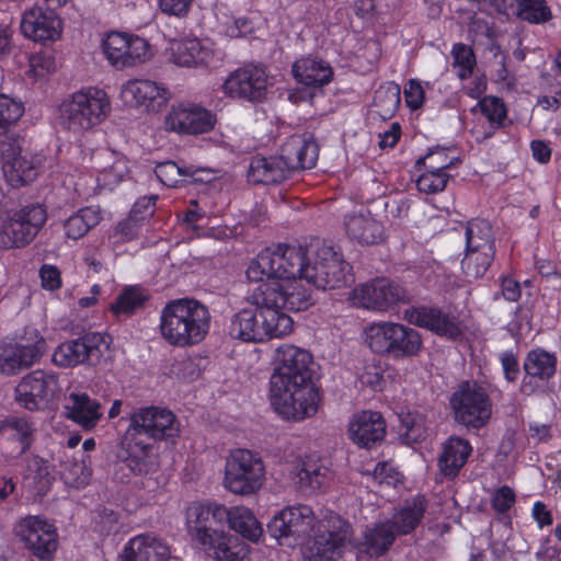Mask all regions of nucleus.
<instances>
[{
    "label": "nucleus",
    "instance_id": "22",
    "mask_svg": "<svg viewBox=\"0 0 561 561\" xmlns=\"http://www.w3.org/2000/svg\"><path fill=\"white\" fill-rule=\"evenodd\" d=\"M21 31L35 42L55 41L61 33V20L53 8L34 5L24 12Z\"/></svg>",
    "mask_w": 561,
    "mask_h": 561
},
{
    "label": "nucleus",
    "instance_id": "20",
    "mask_svg": "<svg viewBox=\"0 0 561 561\" xmlns=\"http://www.w3.org/2000/svg\"><path fill=\"white\" fill-rule=\"evenodd\" d=\"M231 508L218 503L207 505L192 503L186 510V527L191 537L209 540V534L219 530L216 526L227 522L230 525Z\"/></svg>",
    "mask_w": 561,
    "mask_h": 561
},
{
    "label": "nucleus",
    "instance_id": "55",
    "mask_svg": "<svg viewBox=\"0 0 561 561\" xmlns=\"http://www.w3.org/2000/svg\"><path fill=\"white\" fill-rule=\"evenodd\" d=\"M148 298V294L141 287L130 286L118 295L116 302L112 306V310L115 313L130 314L137 309L142 308Z\"/></svg>",
    "mask_w": 561,
    "mask_h": 561
},
{
    "label": "nucleus",
    "instance_id": "42",
    "mask_svg": "<svg viewBox=\"0 0 561 561\" xmlns=\"http://www.w3.org/2000/svg\"><path fill=\"white\" fill-rule=\"evenodd\" d=\"M466 249L495 252L492 226L484 219H472L466 227Z\"/></svg>",
    "mask_w": 561,
    "mask_h": 561
},
{
    "label": "nucleus",
    "instance_id": "21",
    "mask_svg": "<svg viewBox=\"0 0 561 561\" xmlns=\"http://www.w3.org/2000/svg\"><path fill=\"white\" fill-rule=\"evenodd\" d=\"M167 130L179 134H204L215 125L213 114L195 104L173 106L164 118Z\"/></svg>",
    "mask_w": 561,
    "mask_h": 561
},
{
    "label": "nucleus",
    "instance_id": "28",
    "mask_svg": "<svg viewBox=\"0 0 561 561\" xmlns=\"http://www.w3.org/2000/svg\"><path fill=\"white\" fill-rule=\"evenodd\" d=\"M348 433L355 444L371 448L383 439L386 424L379 412L363 411L351 421Z\"/></svg>",
    "mask_w": 561,
    "mask_h": 561
},
{
    "label": "nucleus",
    "instance_id": "60",
    "mask_svg": "<svg viewBox=\"0 0 561 561\" xmlns=\"http://www.w3.org/2000/svg\"><path fill=\"white\" fill-rule=\"evenodd\" d=\"M373 479L378 484L396 486L398 483L401 482L402 476L393 465L387 461H382L376 465L373 472Z\"/></svg>",
    "mask_w": 561,
    "mask_h": 561
},
{
    "label": "nucleus",
    "instance_id": "1",
    "mask_svg": "<svg viewBox=\"0 0 561 561\" xmlns=\"http://www.w3.org/2000/svg\"><path fill=\"white\" fill-rule=\"evenodd\" d=\"M313 357L291 344L277 347L271 376L272 404L285 419L302 420L318 411L319 393L312 383Z\"/></svg>",
    "mask_w": 561,
    "mask_h": 561
},
{
    "label": "nucleus",
    "instance_id": "56",
    "mask_svg": "<svg viewBox=\"0 0 561 561\" xmlns=\"http://www.w3.org/2000/svg\"><path fill=\"white\" fill-rule=\"evenodd\" d=\"M329 470L327 467L312 461H305L298 472L300 489L312 491L320 489L327 481Z\"/></svg>",
    "mask_w": 561,
    "mask_h": 561
},
{
    "label": "nucleus",
    "instance_id": "38",
    "mask_svg": "<svg viewBox=\"0 0 561 561\" xmlns=\"http://www.w3.org/2000/svg\"><path fill=\"white\" fill-rule=\"evenodd\" d=\"M426 507L427 503L425 497L423 495H416L411 501H407L387 523L391 525V529H393L396 536L408 535L421 523Z\"/></svg>",
    "mask_w": 561,
    "mask_h": 561
},
{
    "label": "nucleus",
    "instance_id": "35",
    "mask_svg": "<svg viewBox=\"0 0 561 561\" xmlns=\"http://www.w3.org/2000/svg\"><path fill=\"white\" fill-rule=\"evenodd\" d=\"M291 70L295 79L308 87L325 85L333 78L330 64L316 56L301 57L294 62Z\"/></svg>",
    "mask_w": 561,
    "mask_h": 561
},
{
    "label": "nucleus",
    "instance_id": "45",
    "mask_svg": "<svg viewBox=\"0 0 561 561\" xmlns=\"http://www.w3.org/2000/svg\"><path fill=\"white\" fill-rule=\"evenodd\" d=\"M101 220V211L95 207L81 208L77 214L65 221L66 237L72 240L82 238L91 228Z\"/></svg>",
    "mask_w": 561,
    "mask_h": 561
},
{
    "label": "nucleus",
    "instance_id": "32",
    "mask_svg": "<svg viewBox=\"0 0 561 561\" xmlns=\"http://www.w3.org/2000/svg\"><path fill=\"white\" fill-rule=\"evenodd\" d=\"M290 173L283 154L254 157L248 170V181L254 184H278Z\"/></svg>",
    "mask_w": 561,
    "mask_h": 561
},
{
    "label": "nucleus",
    "instance_id": "19",
    "mask_svg": "<svg viewBox=\"0 0 561 561\" xmlns=\"http://www.w3.org/2000/svg\"><path fill=\"white\" fill-rule=\"evenodd\" d=\"M266 87L265 70L253 65L237 69L224 83L227 94L253 102L261 101L265 96Z\"/></svg>",
    "mask_w": 561,
    "mask_h": 561
},
{
    "label": "nucleus",
    "instance_id": "33",
    "mask_svg": "<svg viewBox=\"0 0 561 561\" xmlns=\"http://www.w3.org/2000/svg\"><path fill=\"white\" fill-rule=\"evenodd\" d=\"M66 415L84 430H92L103 416V409L99 401L87 393L72 392L66 400Z\"/></svg>",
    "mask_w": 561,
    "mask_h": 561
},
{
    "label": "nucleus",
    "instance_id": "63",
    "mask_svg": "<svg viewBox=\"0 0 561 561\" xmlns=\"http://www.w3.org/2000/svg\"><path fill=\"white\" fill-rule=\"evenodd\" d=\"M358 380L362 386L369 387L374 391H380L383 388L385 379L381 371L373 365L366 366L359 374Z\"/></svg>",
    "mask_w": 561,
    "mask_h": 561
},
{
    "label": "nucleus",
    "instance_id": "8",
    "mask_svg": "<svg viewBox=\"0 0 561 561\" xmlns=\"http://www.w3.org/2000/svg\"><path fill=\"white\" fill-rule=\"evenodd\" d=\"M449 404L455 422L467 428L480 430L491 419V399L476 381H462L451 393Z\"/></svg>",
    "mask_w": 561,
    "mask_h": 561
},
{
    "label": "nucleus",
    "instance_id": "2",
    "mask_svg": "<svg viewBox=\"0 0 561 561\" xmlns=\"http://www.w3.org/2000/svg\"><path fill=\"white\" fill-rule=\"evenodd\" d=\"M128 426L119 440L117 458L135 474L148 473L154 453V443L174 444L180 436V422L165 408H135L126 417Z\"/></svg>",
    "mask_w": 561,
    "mask_h": 561
},
{
    "label": "nucleus",
    "instance_id": "46",
    "mask_svg": "<svg viewBox=\"0 0 561 561\" xmlns=\"http://www.w3.org/2000/svg\"><path fill=\"white\" fill-rule=\"evenodd\" d=\"M401 103V89L394 82L380 85L374 95V105L377 114L382 119L391 118L398 111Z\"/></svg>",
    "mask_w": 561,
    "mask_h": 561
},
{
    "label": "nucleus",
    "instance_id": "53",
    "mask_svg": "<svg viewBox=\"0 0 561 561\" xmlns=\"http://www.w3.org/2000/svg\"><path fill=\"white\" fill-rule=\"evenodd\" d=\"M448 168L449 163L427 164L426 172L420 175L416 181L417 190L426 194L444 191L449 180V175L445 172Z\"/></svg>",
    "mask_w": 561,
    "mask_h": 561
},
{
    "label": "nucleus",
    "instance_id": "9",
    "mask_svg": "<svg viewBox=\"0 0 561 561\" xmlns=\"http://www.w3.org/2000/svg\"><path fill=\"white\" fill-rule=\"evenodd\" d=\"M111 336L101 332H88L56 347L51 360L64 368L78 365L96 366L110 348Z\"/></svg>",
    "mask_w": 561,
    "mask_h": 561
},
{
    "label": "nucleus",
    "instance_id": "62",
    "mask_svg": "<svg viewBox=\"0 0 561 561\" xmlns=\"http://www.w3.org/2000/svg\"><path fill=\"white\" fill-rule=\"evenodd\" d=\"M130 35L112 32L107 35L103 43L104 53L111 64L118 57H122V49L125 47L126 42Z\"/></svg>",
    "mask_w": 561,
    "mask_h": 561
},
{
    "label": "nucleus",
    "instance_id": "26",
    "mask_svg": "<svg viewBox=\"0 0 561 561\" xmlns=\"http://www.w3.org/2000/svg\"><path fill=\"white\" fill-rule=\"evenodd\" d=\"M275 264V278L278 282H293L305 279L309 262V245L279 244L273 250Z\"/></svg>",
    "mask_w": 561,
    "mask_h": 561
},
{
    "label": "nucleus",
    "instance_id": "44",
    "mask_svg": "<svg viewBox=\"0 0 561 561\" xmlns=\"http://www.w3.org/2000/svg\"><path fill=\"white\" fill-rule=\"evenodd\" d=\"M229 527L252 542L259 541L263 534V528L253 512L244 506L231 507Z\"/></svg>",
    "mask_w": 561,
    "mask_h": 561
},
{
    "label": "nucleus",
    "instance_id": "4",
    "mask_svg": "<svg viewBox=\"0 0 561 561\" xmlns=\"http://www.w3.org/2000/svg\"><path fill=\"white\" fill-rule=\"evenodd\" d=\"M110 108V100L103 90H80L62 101L58 122L64 129L81 135L100 124Z\"/></svg>",
    "mask_w": 561,
    "mask_h": 561
},
{
    "label": "nucleus",
    "instance_id": "17",
    "mask_svg": "<svg viewBox=\"0 0 561 561\" xmlns=\"http://www.w3.org/2000/svg\"><path fill=\"white\" fill-rule=\"evenodd\" d=\"M411 299L410 291L387 278H376L365 283L353 293L355 305L378 311H385L399 302H409Z\"/></svg>",
    "mask_w": 561,
    "mask_h": 561
},
{
    "label": "nucleus",
    "instance_id": "31",
    "mask_svg": "<svg viewBox=\"0 0 561 561\" xmlns=\"http://www.w3.org/2000/svg\"><path fill=\"white\" fill-rule=\"evenodd\" d=\"M282 154L289 171L311 169L318 159V146L310 137L293 135L283 145Z\"/></svg>",
    "mask_w": 561,
    "mask_h": 561
},
{
    "label": "nucleus",
    "instance_id": "48",
    "mask_svg": "<svg viewBox=\"0 0 561 561\" xmlns=\"http://www.w3.org/2000/svg\"><path fill=\"white\" fill-rule=\"evenodd\" d=\"M197 172L198 170L193 167H180L174 161H164L158 163L154 168V173L160 182L170 187H176L185 183L187 178L198 181Z\"/></svg>",
    "mask_w": 561,
    "mask_h": 561
},
{
    "label": "nucleus",
    "instance_id": "39",
    "mask_svg": "<svg viewBox=\"0 0 561 561\" xmlns=\"http://www.w3.org/2000/svg\"><path fill=\"white\" fill-rule=\"evenodd\" d=\"M34 424L23 417H9L0 425V437L13 445L18 456L25 454L34 442Z\"/></svg>",
    "mask_w": 561,
    "mask_h": 561
},
{
    "label": "nucleus",
    "instance_id": "16",
    "mask_svg": "<svg viewBox=\"0 0 561 561\" xmlns=\"http://www.w3.org/2000/svg\"><path fill=\"white\" fill-rule=\"evenodd\" d=\"M59 390L55 373L37 369L24 376L18 383L15 400L21 407L34 411L47 405Z\"/></svg>",
    "mask_w": 561,
    "mask_h": 561
},
{
    "label": "nucleus",
    "instance_id": "23",
    "mask_svg": "<svg viewBox=\"0 0 561 561\" xmlns=\"http://www.w3.org/2000/svg\"><path fill=\"white\" fill-rule=\"evenodd\" d=\"M404 319L416 327L425 328L437 335L456 339L461 334L457 318L438 307H411L404 311Z\"/></svg>",
    "mask_w": 561,
    "mask_h": 561
},
{
    "label": "nucleus",
    "instance_id": "12",
    "mask_svg": "<svg viewBox=\"0 0 561 561\" xmlns=\"http://www.w3.org/2000/svg\"><path fill=\"white\" fill-rule=\"evenodd\" d=\"M0 163L3 174L13 187L33 182L41 164V158L23 149L20 137L0 140Z\"/></svg>",
    "mask_w": 561,
    "mask_h": 561
},
{
    "label": "nucleus",
    "instance_id": "14",
    "mask_svg": "<svg viewBox=\"0 0 561 561\" xmlns=\"http://www.w3.org/2000/svg\"><path fill=\"white\" fill-rule=\"evenodd\" d=\"M47 220V213L41 204L23 206L12 214L0 234V245L20 248L28 244Z\"/></svg>",
    "mask_w": 561,
    "mask_h": 561
},
{
    "label": "nucleus",
    "instance_id": "24",
    "mask_svg": "<svg viewBox=\"0 0 561 561\" xmlns=\"http://www.w3.org/2000/svg\"><path fill=\"white\" fill-rule=\"evenodd\" d=\"M121 96L128 105H142L148 111L158 112L167 104L170 92L154 81L134 79L122 87Z\"/></svg>",
    "mask_w": 561,
    "mask_h": 561
},
{
    "label": "nucleus",
    "instance_id": "30",
    "mask_svg": "<svg viewBox=\"0 0 561 561\" xmlns=\"http://www.w3.org/2000/svg\"><path fill=\"white\" fill-rule=\"evenodd\" d=\"M347 236L362 245L377 244L383 240V227L370 213H353L344 218Z\"/></svg>",
    "mask_w": 561,
    "mask_h": 561
},
{
    "label": "nucleus",
    "instance_id": "37",
    "mask_svg": "<svg viewBox=\"0 0 561 561\" xmlns=\"http://www.w3.org/2000/svg\"><path fill=\"white\" fill-rule=\"evenodd\" d=\"M89 457L81 453V458L78 459L73 455H69L68 450L61 449L58 453L59 476L65 484L73 488H83L88 484L92 470L90 468Z\"/></svg>",
    "mask_w": 561,
    "mask_h": 561
},
{
    "label": "nucleus",
    "instance_id": "27",
    "mask_svg": "<svg viewBox=\"0 0 561 561\" xmlns=\"http://www.w3.org/2000/svg\"><path fill=\"white\" fill-rule=\"evenodd\" d=\"M168 542L154 535L144 534L131 538L121 556V561H175Z\"/></svg>",
    "mask_w": 561,
    "mask_h": 561
},
{
    "label": "nucleus",
    "instance_id": "59",
    "mask_svg": "<svg viewBox=\"0 0 561 561\" xmlns=\"http://www.w3.org/2000/svg\"><path fill=\"white\" fill-rule=\"evenodd\" d=\"M454 67L458 68V77L467 79L476 65L473 50L465 44H456L453 48Z\"/></svg>",
    "mask_w": 561,
    "mask_h": 561
},
{
    "label": "nucleus",
    "instance_id": "41",
    "mask_svg": "<svg viewBox=\"0 0 561 561\" xmlns=\"http://www.w3.org/2000/svg\"><path fill=\"white\" fill-rule=\"evenodd\" d=\"M262 308L263 330L265 331V340L273 337H282L293 330V319L280 307L260 306Z\"/></svg>",
    "mask_w": 561,
    "mask_h": 561
},
{
    "label": "nucleus",
    "instance_id": "36",
    "mask_svg": "<svg viewBox=\"0 0 561 561\" xmlns=\"http://www.w3.org/2000/svg\"><path fill=\"white\" fill-rule=\"evenodd\" d=\"M472 453L470 443L459 436H450L443 446L438 467L446 478H456Z\"/></svg>",
    "mask_w": 561,
    "mask_h": 561
},
{
    "label": "nucleus",
    "instance_id": "58",
    "mask_svg": "<svg viewBox=\"0 0 561 561\" xmlns=\"http://www.w3.org/2000/svg\"><path fill=\"white\" fill-rule=\"evenodd\" d=\"M26 468L30 473L34 474L38 492H47L54 481L53 469L48 461L33 456L28 458Z\"/></svg>",
    "mask_w": 561,
    "mask_h": 561
},
{
    "label": "nucleus",
    "instance_id": "57",
    "mask_svg": "<svg viewBox=\"0 0 561 561\" xmlns=\"http://www.w3.org/2000/svg\"><path fill=\"white\" fill-rule=\"evenodd\" d=\"M483 116L489 121L492 130L485 137H491L495 129L503 127L506 108L503 101L495 96H484L478 103Z\"/></svg>",
    "mask_w": 561,
    "mask_h": 561
},
{
    "label": "nucleus",
    "instance_id": "40",
    "mask_svg": "<svg viewBox=\"0 0 561 561\" xmlns=\"http://www.w3.org/2000/svg\"><path fill=\"white\" fill-rule=\"evenodd\" d=\"M172 61L181 67H196L206 61L210 51L197 38L175 42L172 47Z\"/></svg>",
    "mask_w": 561,
    "mask_h": 561
},
{
    "label": "nucleus",
    "instance_id": "43",
    "mask_svg": "<svg viewBox=\"0 0 561 561\" xmlns=\"http://www.w3.org/2000/svg\"><path fill=\"white\" fill-rule=\"evenodd\" d=\"M394 539L396 534L391 525L387 522L380 523L366 531L362 549L370 557H379L388 551Z\"/></svg>",
    "mask_w": 561,
    "mask_h": 561
},
{
    "label": "nucleus",
    "instance_id": "15",
    "mask_svg": "<svg viewBox=\"0 0 561 561\" xmlns=\"http://www.w3.org/2000/svg\"><path fill=\"white\" fill-rule=\"evenodd\" d=\"M27 336L15 343H0V373L12 376L30 368L43 356L46 342L38 331H26Z\"/></svg>",
    "mask_w": 561,
    "mask_h": 561
},
{
    "label": "nucleus",
    "instance_id": "18",
    "mask_svg": "<svg viewBox=\"0 0 561 561\" xmlns=\"http://www.w3.org/2000/svg\"><path fill=\"white\" fill-rule=\"evenodd\" d=\"M350 526L336 518L322 525L304 556L306 561H334L341 557L342 550L350 540Z\"/></svg>",
    "mask_w": 561,
    "mask_h": 561
},
{
    "label": "nucleus",
    "instance_id": "7",
    "mask_svg": "<svg viewBox=\"0 0 561 561\" xmlns=\"http://www.w3.org/2000/svg\"><path fill=\"white\" fill-rule=\"evenodd\" d=\"M265 481V466L262 458L249 449H236L226 460L224 484L238 495L256 493Z\"/></svg>",
    "mask_w": 561,
    "mask_h": 561
},
{
    "label": "nucleus",
    "instance_id": "54",
    "mask_svg": "<svg viewBox=\"0 0 561 561\" xmlns=\"http://www.w3.org/2000/svg\"><path fill=\"white\" fill-rule=\"evenodd\" d=\"M400 432L408 444L419 443L426 437L425 417L417 411L405 412L399 415Z\"/></svg>",
    "mask_w": 561,
    "mask_h": 561
},
{
    "label": "nucleus",
    "instance_id": "6",
    "mask_svg": "<svg viewBox=\"0 0 561 561\" xmlns=\"http://www.w3.org/2000/svg\"><path fill=\"white\" fill-rule=\"evenodd\" d=\"M369 348L394 359L416 356L423 346L421 334L396 322L373 323L365 331Z\"/></svg>",
    "mask_w": 561,
    "mask_h": 561
},
{
    "label": "nucleus",
    "instance_id": "47",
    "mask_svg": "<svg viewBox=\"0 0 561 561\" xmlns=\"http://www.w3.org/2000/svg\"><path fill=\"white\" fill-rule=\"evenodd\" d=\"M121 55L122 57L117 56V59L112 64L118 69L142 64L149 57V45L146 39L130 35Z\"/></svg>",
    "mask_w": 561,
    "mask_h": 561
},
{
    "label": "nucleus",
    "instance_id": "50",
    "mask_svg": "<svg viewBox=\"0 0 561 561\" xmlns=\"http://www.w3.org/2000/svg\"><path fill=\"white\" fill-rule=\"evenodd\" d=\"M274 264L273 250L265 249L261 251L247 268L248 279L261 284L276 280Z\"/></svg>",
    "mask_w": 561,
    "mask_h": 561
},
{
    "label": "nucleus",
    "instance_id": "25",
    "mask_svg": "<svg viewBox=\"0 0 561 561\" xmlns=\"http://www.w3.org/2000/svg\"><path fill=\"white\" fill-rule=\"evenodd\" d=\"M523 368L525 377L520 385V391L531 394L540 383L548 381L557 371V357L542 348L531 350L527 353Z\"/></svg>",
    "mask_w": 561,
    "mask_h": 561
},
{
    "label": "nucleus",
    "instance_id": "13",
    "mask_svg": "<svg viewBox=\"0 0 561 561\" xmlns=\"http://www.w3.org/2000/svg\"><path fill=\"white\" fill-rule=\"evenodd\" d=\"M257 306L280 307L285 311H301L311 306V295L300 282H268L260 284L251 295Z\"/></svg>",
    "mask_w": 561,
    "mask_h": 561
},
{
    "label": "nucleus",
    "instance_id": "3",
    "mask_svg": "<svg viewBox=\"0 0 561 561\" xmlns=\"http://www.w3.org/2000/svg\"><path fill=\"white\" fill-rule=\"evenodd\" d=\"M208 308L195 299H174L162 308L160 334L176 347L196 345L207 335L210 328Z\"/></svg>",
    "mask_w": 561,
    "mask_h": 561
},
{
    "label": "nucleus",
    "instance_id": "11",
    "mask_svg": "<svg viewBox=\"0 0 561 561\" xmlns=\"http://www.w3.org/2000/svg\"><path fill=\"white\" fill-rule=\"evenodd\" d=\"M14 534L31 554L43 561L50 560L58 548L55 525L41 515L21 518L14 527Z\"/></svg>",
    "mask_w": 561,
    "mask_h": 561
},
{
    "label": "nucleus",
    "instance_id": "34",
    "mask_svg": "<svg viewBox=\"0 0 561 561\" xmlns=\"http://www.w3.org/2000/svg\"><path fill=\"white\" fill-rule=\"evenodd\" d=\"M262 308L255 305L254 308L242 309L234 313L229 324V334L233 339L243 342H263L265 341V331L263 330Z\"/></svg>",
    "mask_w": 561,
    "mask_h": 561
},
{
    "label": "nucleus",
    "instance_id": "49",
    "mask_svg": "<svg viewBox=\"0 0 561 561\" xmlns=\"http://www.w3.org/2000/svg\"><path fill=\"white\" fill-rule=\"evenodd\" d=\"M515 15L530 24H543L552 19L547 0H515Z\"/></svg>",
    "mask_w": 561,
    "mask_h": 561
},
{
    "label": "nucleus",
    "instance_id": "10",
    "mask_svg": "<svg viewBox=\"0 0 561 561\" xmlns=\"http://www.w3.org/2000/svg\"><path fill=\"white\" fill-rule=\"evenodd\" d=\"M316 516L310 506L298 504L284 507L267 525L270 535L280 546L296 547L310 535Z\"/></svg>",
    "mask_w": 561,
    "mask_h": 561
},
{
    "label": "nucleus",
    "instance_id": "5",
    "mask_svg": "<svg viewBox=\"0 0 561 561\" xmlns=\"http://www.w3.org/2000/svg\"><path fill=\"white\" fill-rule=\"evenodd\" d=\"M351 265L332 245L316 241L309 245V262L305 280L318 289L327 290L353 283Z\"/></svg>",
    "mask_w": 561,
    "mask_h": 561
},
{
    "label": "nucleus",
    "instance_id": "29",
    "mask_svg": "<svg viewBox=\"0 0 561 561\" xmlns=\"http://www.w3.org/2000/svg\"><path fill=\"white\" fill-rule=\"evenodd\" d=\"M207 553L217 561H242L247 556V545L236 536L228 535L224 530H214L209 534V540L192 537Z\"/></svg>",
    "mask_w": 561,
    "mask_h": 561
},
{
    "label": "nucleus",
    "instance_id": "61",
    "mask_svg": "<svg viewBox=\"0 0 561 561\" xmlns=\"http://www.w3.org/2000/svg\"><path fill=\"white\" fill-rule=\"evenodd\" d=\"M516 494L507 485L496 489L491 496L492 508L499 514L507 513L515 504Z\"/></svg>",
    "mask_w": 561,
    "mask_h": 561
},
{
    "label": "nucleus",
    "instance_id": "52",
    "mask_svg": "<svg viewBox=\"0 0 561 561\" xmlns=\"http://www.w3.org/2000/svg\"><path fill=\"white\" fill-rule=\"evenodd\" d=\"M495 256L493 251L466 249L465 257L461 261L462 272L469 278H480L490 268Z\"/></svg>",
    "mask_w": 561,
    "mask_h": 561
},
{
    "label": "nucleus",
    "instance_id": "51",
    "mask_svg": "<svg viewBox=\"0 0 561 561\" xmlns=\"http://www.w3.org/2000/svg\"><path fill=\"white\" fill-rule=\"evenodd\" d=\"M24 105L7 94H0V140L16 138L14 134H9L10 126L14 125L23 115Z\"/></svg>",
    "mask_w": 561,
    "mask_h": 561
},
{
    "label": "nucleus",
    "instance_id": "64",
    "mask_svg": "<svg viewBox=\"0 0 561 561\" xmlns=\"http://www.w3.org/2000/svg\"><path fill=\"white\" fill-rule=\"evenodd\" d=\"M39 276L43 288L48 290H56L60 288V272L55 265L44 264L39 270Z\"/></svg>",
    "mask_w": 561,
    "mask_h": 561
}]
</instances>
